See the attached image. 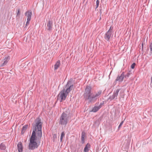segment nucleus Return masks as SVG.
Segmentation results:
<instances>
[{"mask_svg":"<svg viewBox=\"0 0 152 152\" xmlns=\"http://www.w3.org/2000/svg\"><path fill=\"white\" fill-rule=\"evenodd\" d=\"M42 123L40 118H37L32 124V134L29 139L28 148L29 150H34L39 145L42 137Z\"/></svg>","mask_w":152,"mask_h":152,"instance_id":"1","label":"nucleus"},{"mask_svg":"<svg viewBox=\"0 0 152 152\" xmlns=\"http://www.w3.org/2000/svg\"><path fill=\"white\" fill-rule=\"evenodd\" d=\"M86 137L85 132L83 131L81 134V143L84 144L85 143V139Z\"/></svg>","mask_w":152,"mask_h":152,"instance_id":"12","label":"nucleus"},{"mask_svg":"<svg viewBox=\"0 0 152 152\" xmlns=\"http://www.w3.org/2000/svg\"><path fill=\"white\" fill-rule=\"evenodd\" d=\"M73 88V83L72 80H68L64 89H65L66 93L68 94L72 90Z\"/></svg>","mask_w":152,"mask_h":152,"instance_id":"4","label":"nucleus"},{"mask_svg":"<svg viewBox=\"0 0 152 152\" xmlns=\"http://www.w3.org/2000/svg\"><path fill=\"white\" fill-rule=\"evenodd\" d=\"M32 15V12L31 10H28L25 13V15L27 17L28 19L31 20V17Z\"/></svg>","mask_w":152,"mask_h":152,"instance_id":"11","label":"nucleus"},{"mask_svg":"<svg viewBox=\"0 0 152 152\" xmlns=\"http://www.w3.org/2000/svg\"><path fill=\"white\" fill-rule=\"evenodd\" d=\"M104 102H103L100 103V104L98 106L100 107V108L102 107V106L104 104Z\"/></svg>","mask_w":152,"mask_h":152,"instance_id":"26","label":"nucleus"},{"mask_svg":"<svg viewBox=\"0 0 152 152\" xmlns=\"http://www.w3.org/2000/svg\"><path fill=\"white\" fill-rule=\"evenodd\" d=\"M8 59V60H9V57H5L4 59L5 61H4V62L1 64V66H3L6 65L8 62V61L7 60Z\"/></svg>","mask_w":152,"mask_h":152,"instance_id":"16","label":"nucleus"},{"mask_svg":"<svg viewBox=\"0 0 152 152\" xmlns=\"http://www.w3.org/2000/svg\"><path fill=\"white\" fill-rule=\"evenodd\" d=\"M120 90V89H117L116 90H115L113 95L110 96L108 99H110L111 101L114 99H117V96Z\"/></svg>","mask_w":152,"mask_h":152,"instance_id":"8","label":"nucleus"},{"mask_svg":"<svg viewBox=\"0 0 152 152\" xmlns=\"http://www.w3.org/2000/svg\"><path fill=\"white\" fill-rule=\"evenodd\" d=\"M6 147L4 142H2L0 144V149L2 150H5L6 149Z\"/></svg>","mask_w":152,"mask_h":152,"instance_id":"18","label":"nucleus"},{"mask_svg":"<svg viewBox=\"0 0 152 152\" xmlns=\"http://www.w3.org/2000/svg\"><path fill=\"white\" fill-rule=\"evenodd\" d=\"M67 113V112H66V111L65 113H66L68 115V114H69V113L68 114L67 113ZM67 113H68V112H67Z\"/></svg>","mask_w":152,"mask_h":152,"instance_id":"31","label":"nucleus"},{"mask_svg":"<svg viewBox=\"0 0 152 152\" xmlns=\"http://www.w3.org/2000/svg\"><path fill=\"white\" fill-rule=\"evenodd\" d=\"M53 21L50 20H49L47 22V26L48 28V30L49 31H51L52 29L53 26Z\"/></svg>","mask_w":152,"mask_h":152,"instance_id":"9","label":"nucleus"},{"mask_svg":"<svg viewBox=\"0 0 152 152\" xmlns=\"http://www.w3.org/2000/svg\"><path fill=\"white\" fill-rule=\"evenodd\" d=\"M136 65V64L134 63H133L131 66V67L132 69H134L135 67V66Z\"/></svg>","mask_w":152,"mask_h":152,"instance_id":"24","label":"nucleus"},{"mask_svg":"<svg viewBox=\"0 0 152 152\" xmlns=\"http://www.w3.org/2000/svg\"><path fill=\"white\" fill-rule=\"evenodd\" d=\"M30 20H31L27 19V21L26 22V26L28 25L29 24V23H30Z\"/></svg>","mask_w":152,"mask_h":152,"instance_id":"25","label":"nucleus"},{"mask_svg":"<svg viewBox=\"0 0 152 152\" xmlns=\"http://www.w3.org/2000/svg\"><path fill=\"white\" fill-rule=\"evenodd\" d=\"M28 126V125H26L23 126L21 130V133L22 134H23L24 133L26 129H27Z\"/></svg>","mask_w":152,"mask_h":152,"instance_id":"15","label":"nucleus"},{"mask_svg":"<svg viewBox=\"0 0 152 152\" xmlns=\"http://www.w3.org/2000/svg\"><path fill=\"white\" fill-rule=\"evenodd\" d=\"M100 12H101V10L100 11Z\"/></svg>","mask_w":152,"mask_h":152,"instance_id":"33","label":"nucleus"},{"mask_svg":"<svg viewBox=\"0 0 152 152\" xmlns=\"http://www.w3.org/2000/svg\"><path fill=\"white\" fill-rule=\"evenodd\" d=\"M131 139L130 138H128V139L125 140V143H126L125 145L128 147L130 144Z\"/></svg>","mask_w":152,"mask_h":152,"instance_id":"17","label":"nucleus"},{"mask_svg":"<svg viewBox=\"0 0 152 152\" xmlns=\"http://www.w3.org/2000/svg\"><path fill=\"white\" fill-rule=\"evenodd\" d=\"M90 145L89 143H87L84 148L83 150L84 152H88L89 150V148H90Z\"/></svg>","mask_w":152,"mask_h":152,"instance_id":"14","label":"nucleus"},{"mask_svg":"<svg viewBox=\"0 0 152 152\" xmlns=\"http://www.w3.org/2000/svg\"><path fill=\"white\" fill-rule=\"evenodd\" d=\"M124 72H123L122 74L120 75H118L116 79L115 80V81L113 83L114 85H116L117 81L119 82H121L123 80L124 78Z\"/></svg>","mask_w":152,"mask_h":152,"instance_id":"7","label":"nucleus"},{"mask_svg":"<svg viewBox=\"0 0 152 152\" xmlns=\"http://www.w3.org/2000/svg\"><path fill=\"white\" fill-rule=\"evenodd\" d=\"M130 75V73H127L126 75H124V77L125 78L127 79L128 77H129Z\"/></svg>","mask_w":152,"mask_h":152,"instance_id":"22","label":"nucleus"},{"mask_svg":"<svg viewBox=\"0 0 152 152\" xmlns=\"http://www.w3.org/2000/svg\"><path fill=\"white\" fill-rule=\"evenodd\" d=\"M60 65V62L59 60L58 61L56 64L54 65V69L56 70L57 69L58 67Z\"/></svg>","mask_w":152,"mask_h":152,"instance_id":"19","label":"nucleus"},{"mask_svg":"<svg viewBox=\"0 0 152 152\" xmlns=\"http://www.w3.org/2000/svg\"><path fill=\"white\" fill-rule=\"evenodd\" d=\"M143 43H142V51L143 50Z\"/></svg>","mask_w":152,"mask_h":152,"instance_id":"30","label":"nucleus"},{"mask_svg":"<svg viewBox=\"0 0 152 152\" xmlns=\"http://www.w3.org/2000/svg\"><path fill=\"white\" fill-rule=\"evenodd\" d=\"M17 148L18 152H22L23 146L22 143L20 142L17 145Z\"/></svg>","mask_w":152,"mask_h":152,"instance_id":"10","label":"nucleus"},{"mask_svg":"<svg viewBox=\"0 0 152 152\" xmlns=\"http://www.w3.org/2000/svg\"><path fill=\"white\" fill-rule=\"evenodd\" d=\"M64 135H65V133H64V132H63L61 133V135L60 141H61V142H62V139H63V137H64Z\"/></svg>","mask_w":152,"mask_h":152,"instance_id":"20","label":"nucleus"},{"mask_svg":"<svg viewBox=\"0 0 152 152\" xmlns=\"http://www.w3.org/2000/svg\"><path fill=\"white\" fill-rule=\"evenodd\" d=\"M65 89L62 90L58 95V99H60V102H62L65 100L68 94L66 93L65 91Z\"/></svg>","mask_w":152,"mask_h":152,"instance_id":"5","label":"nucleus"},{"mask_svg":"<svg viewBox=\"0 0 152 152\" xmlns=\"http://www.w3.org/2000/svg\"><path fill=\"white\" fill-rule=\"evenodd\" d=\"M151 86V87H152V77L151 78V83L150 84Z\"/></svg>","mask_w":152,"mask_h":152,"instance_id":"29","label":"nucleus"},{"mask_svg":"<svg viewBox=\"0 0 152 152\" xmlns=\"http://www.w3.org/2000/svg\"><path fill=\"white\" fill-rule=\"evenodd\" d=\"M149 48L148 47V48H147V49H146V52H145V53L146 54H148V52L149 50Z\"/></svg>","mask_w":152,"mask_h":152,"instance_id":"28","label":"nucleus"},{"mask_svg":"<svg viewBox=\"0 0 152 152\" xmlns=\"http://www.w3.org/2000/svg\"><path fill=\"white\" fill-rule=\"evenodd\" d=\"M20 9H18V10L17 12V14H16V18L17 17H18L19 18L20 15Z\"/></svg>","mask_w":152,"mask_h":152,"instance_id":"21","label":"nucleus"},{"mask_svg":"<svg viewBox=\"0 0 152 152\" xmlns=\"http://www.w3.org/2000/svg\"><path fill=\"white\" fill-rule=\"evenodd\" d=\"M69 117V114L68 115L65 112H63L59 118V124L62 125H66L68 122Z\"/></svg>","mask_w":152,"mask_h":152,"instance_id":"3","label":"nucleus"},{"mask_svg":"<svg viewBox=\"0 0 152 152\" xmlns=\"http://www.w3.org/2000/svg\"><path fill=\"white\" fill-rule=\"evenodd\" d=\"M100 109V107L98 106H95L90 111V112L95 113L98 111Z\"/></svg>","mask_w":152,"mask_h":152,"instance_id":"13","label":"nucleus"},{"mask_svg":"<svg viewBox=\"0 0 152 152\" xmlns=\"http://www.w3.org/2000/svg\"><path fill=\"white\" fill-rule=\"evenodd\" d=\"M123 123H124V121H122L120 123L119 126H118L119 128H120L121 127V126L122 125V124H123Z\"/></svg>","mask_w":152,"mask_h":152,"instance_id":"27","label":"nucleus"},{"mask_svg":"<svg viewBox=\"0 0 152 152\" xmlns=\"http://www.w3.org/2000/svg\"><path fill=\"white\" fill-rule=\"evenodd\" d=\"M111 27H110L109 29L104 35V39L108 42L110 41V38L113 33V31L111 29Z\"/></svg>","mask_w":152,"mask_h":152,"instance_id":"6","label":"nucleus"},{"mask_svg":"<svg viewBox=\"0 0 152 152\" xmlns=\"http://www.w3.org/2000/svg\"><path fill=\"white\" fill-rule=\"evenodd\" d=\"M101 19V17H100L99 18V20H100Z\"/></svg>","mask_w":152,"mask_h":152,"instance_id":"32","label":"nucleus"},{"mask_svg":"<svg viewBox=\"0 0 152 152\" xmlns=\"http://www.w3.org/2000/svg\"><path fill=\"white\" fill-rule=\"evenodd\" d=\"M91 88L89 86H87L85 89V91L83 96L85 101H88V103H94L96 101L101 94L102 91L99 90L95 94L91 92Z\"/></svg>","mask_w":152,"mask_h":152,"instance_id":"2","label":"nucleus"},{"mask_svg":"<svg viewBox=\"0 0 152 152\" xmlns=\"http://www.w3.org/2000/svg\"><path fill=\"white\" fill-rule=\"evenodd\" d=\"M99 0H96V8H97L98 6H99Z\"/></svg>","mask_w":152,"mask_h":152,"instance_id":"23","label":"nucleus"}]
</instances>
